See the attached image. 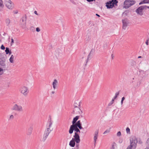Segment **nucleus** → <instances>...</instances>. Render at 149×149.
Returning a JSON list of instances; mask_svg holds the SVG:
<instances>
[{
  "label": "nucleus",
  "instance_id": "obj_1",
  "mask_svg": "<svg viewBox=\"0 0 149 149\" xmlns=\"http://www.w3.org/2000/svg\"><path fill=\"white\" fill-rule=\"evenodd\" d=\"M135 3V1L134 0H127L125 1L124 2L125 8H127Z\"/></svg>",
  "mask_w": 149,
  "mask_h": 149
},
{
  "label": "nucleus",
  "instance_id": "obj_2",
  "mask_svg": "<svg viewBox=\"0 0 149 149\" xmlns=\"http://www.w3.org/2000/svg\"><path fill=\"white\" fill-rule=\"evenodd\" d=\"M130 145L133 148L135 149L136 148L137 146V139L135 137H133L130 139Z\"/></svg>",
  "mask_w": 149,
  "mask_h": 149
},
{
  "label": "nucleus",
  "instance_id": "obj_3",
  "mask_svg": "<svg viewBox=\"0 0 149 149\" xmlns=\"http://www.w3.org/2000/svg\"><path fill=\"white\" fill-rule=\"evenodd\" d=\"M12 110L19 112H21L23 111L22 107L21 106L18 105L17 104H14L12 107Z\"/></svg>",
  "mask_w": 149,
  "mask_h": 149
},
{
  "label": "nucleus",
  "instance_id": "obj_4",
  "mask_svg": "<svg viewBox=\"0 0 149 149\" xmlns=\"http://www.w3.org/2000/svg\"><path fill=\"white\" fill-rule=\"evenodd\" d=\"M53 121L51 120V118L49 119L47 123L46 129V130H50V132H51L53 130V128H52L53 124Z\"/></svg>",
  "mask_w": 149,
  "mask_h": 149
},
{
  "label": "nucleus",
  "instance_id": "obj_5",
  "mask_svg": "<svg viewBox=\"0 0 149 149\" xmlns=\"http://www.w3.org/2000/svg\"><path fill=\"white\" fill-rule=\"evenodd\" d=\"M72 127H70L69 131L70 134H72V133L74 130L75 132V133L78 134V133H80V131L78 127L75 126L73 125Z\"/></svg>",
  "mask_w": 149,
  "mask_h": 149
},
{
  "label": "nucleus",
  "instance_id": "obj_6",
  "mask_svg": "<svg viewBox=\"0 0 149 149\" xmlns=\"http://www.w3.org/2000/svg\"><path fill=\"white\" fill-rule=\"evenodd\" d=\"M5 4L7 7L10 9H12L14 7L13 3L10 0H5Z\"/></svg>",
  "mask_w": 149,
  "mask_h": 149
},
{
  "label": "nucleus",
  "instance_id": "obj_7",
  "mask_svg": "<svg viewBox=\"0 0 149 149\" xmlns=\"http://www.w3.org/2000/svg\"><path fill=\"white\" fill-rule=\"evenodd\" d=\"M19 91L24 96H26L29 93L28 88L25 86L22 87Z\"/></svg>",
  "mask_w": 149,
  "mask_h": 149
},
{
  "label": "nucleus",
  "instance_id": "obj_8",
  "mask_svg": "<svg viewBox=\"0 0 149 149\" xmlns=\"http://www.w3.org/2000/svg\"><path fill=\"white\" fill-rule=\"evenodd\" d=\"M51 132H50V130H45L44 134L43 135V138L42 141L43 142H45L46 140V139L47 138L49 134Z\"/></svg>",
  "mask_w": 149,
  "mask_h": 149
},
{
  "label": "nucleus",
  "instance_id": "obj_9",
  "mask_svg": "<svg viewBox=\"0 0 149 149\" xmlns=\"http://www.w3.org/2000/svg\"><path fill=\"white\" fill-rule=\"evenodd\" d=\"M73 139L77 143H79L80 141L79 136L78 134L74 133V135L73 136Z\"/></svg>",
  "mask_w": 149,
  "mask_h": 149
},
{
  "label": "nucleus",
  "instance_id": "obj_10",
  "mask_svg": "<svg viewBox=\"0 0 149 149\" xmlns=\"http://www.w3.org/2000/svg\"><path fill=\"white\" fill-rule=\"evenodd\" d=\"M123 22V28L125 30L127 26L128 23V19L127 18H125L122 20Z\"/></svg>",
  "mask_w": 149,
  "mask_h": 149
},
{
  "label": "nucleus",
  "instance_id": "obj_11",
  "mask_svg": "<svg viewBox=\"0 0 149 149\" xmlns=\"http://www.w3.org/2000/svg\"><path fill=\"white\" fill-rule=\"evenodd\" d=\"M73 125L75 126L78 127L79 129H80L83 128L81 126V123L80 121V120L78 121L77 123H75L73 124V125H72L70 126V127H73L72 126Z\"/></svg>",
  "mask_w": 149,
  "mask_h": 149
},
{
  "label": "nucleus",
  "instance_id": "obj_12",
  "mask_svg": "<svg viewBox=\"0 0 149 149\" xmlns=\"http://www.w3.org/2000/svg\"><path fill=\"white\" fill-rule=\"evenodd\" d=\"M98 136V130H96L94 132V143L95 145V144L97 141V139Z\"/></svg>",
  "mask_w": 149,
  "mask_h": 149
},
{
  "label": "nucleus",
  "instance_id": "obj_13",
  "mask_svg": "<svg viewBox=\"0 0 149 149\" xmlns=\"http://www.w3.org/2000/svg\"><path fill=\"white\" fill-rule=\"evenodd\" d=\"M144 8V7L143 6H141L136 9V12L139 14L142 15V10Z\"/></svg>",
  "mask_w": 149,
  "mask_h": 149
},
{
  "label": "nucleus",
  "instance_id": "obj_14",
  "mask_svg": "<svg viewBox=\"0 0 149 149\" xmlns=\"http://www.w3.org/2000/svg\"><path fill=\"white\" fill-rule=\"evenodd\" d=\"M22 20L23 22L22 24L24 26L26 25V15H24L22 18Z\"/></svg>",
  "mask_w": 149,
  "mask_h": 149
},
{
  "label": "nucleus",
  "instance_id": "obj_15",
  "mask_svg": "<svg viewBox=\"0 0 149 149\" xmlns=\"http://www.w3.org/2000/svg\"><path fill=\"white\" fill-rule=\"evenodd\" d=\"M6 59H4L0 61V65L3 68H5L6 67Z\"/></svg>",
  "mask_w": 149,
  "mask_h": 149
},
{
  "label": "nucleus",
  "instance_id": "obj_16",
  "mask_svg": "<svg viewBox=\"0 0 149 149\" xmlns=\"http://www.w3.org/2000/svg\"><path fill=\"white\" fill-rule=\"evenodd\" d=\"M33 129V125H31L30 126H29V127L28 129L27 132V134L28 135H30L32 133Z\"/></svg>",
  "mask_w": 149,
  "mask_h": 149
},
{
  "label": "nucleus",
  "instance_id": "obj_17",
  "mask_svg": "<svg viewBox=\"0 0 149 149\" xmlns=\"http://www.w3.org/2000/svg\"><path fill=\"white\" fill-rule=\"evenodd\" d=\"M78 105V106L79 107L80 105V102H79L78 101L77 102H74V107L77 110L79 111H80V108L78 107L77 106Z\"/></svg>",
  "mask_w": 149,
  "mask_h": 149
},
{
  "label": "nucleus",
  "instance_id": "obj_18",
  "mask_svg": "<svg viewBox=\"0 0 149 149\" xmlns=\"http://www.w3.org/2000/svg\"><path fill=\"white\" fill-rule=\"evenodd\" d=\"M106 6L107 8H112L113 6V5L111 1L107 2L106 3Z\"/></svg>",
  "mask_w": 149,
  "mask_h": 149
},
{
  "label": "nucleus",
  "instance_id": "obj_19",
  "mask_svg": "<svg viewBox=\"0 0 149 149\" xmlns=\"http://www.w3.org/2000/svg\"><path fill=\"white\" fill-rule=\"evenodd\" d=\"M58 83V82L56 79H55L54 80L52 83L53 87L54 90H55L56 88Z\"/></svg>",
  "mask_w": 149,
  "mask_h": 149
},
{
  "label": "nucleus",
  "instance_id": "obj_20",
  "mask_svg": "<svg viewBox=\"0 0 149 149\" xmlns=\"http://www.w3.org/2000/svg\"><path fill=\"white\" fill-rule=\"evenodd\" d=\"M75 141L72 138V139L70 141L69 143V145L71 147H74L75 145Z\"/></svg>",
  "mask_w": 149,
  "mask_h": 149
},
{
  "label": "nucleus",
  "instance_id": "obj_21",
  "mask_svg": "<svg viewBox=\"0 0 149 149\" xmlns=\"http://www.w3.org/2000/svg\"><path fill=\"white\" fill-rule=\"evenodd\" d=\"M79 116H77L75 117L74 118L72 122V125L75 123H76L77 120L78 119Z\"/></svg>",
  "mask_w": 149,
  "mask_h": 149
},
{
  "label": "nucleus",
  "instance_id": "obj_22",
  "mask_svg": "<svg viewBox=\"0 0 149 149\" xmlns=\"http://www.w3.org/2000/svg\"><path fill=\"white\" fill-rule=\"evenodd\" d=\"M149 3V0H143L142 1H141L139 3V5L145 3Z\"/></svg>",
  "mask_w": 149,
  "mask_h": 149
},
{
  "label": "nucleus",
  "instance_id": "obj_23",
  "mask_svg": "<svg viewBox=\"0 0 149 149\" xmlns=\"http://www.w3.org/2000/svg\"><path fill=\"white\" fill-rule=\"evenodd\" d=\"M14 56L13 55H12L9 59V61L10 62V63H14Z\"/></svg>",
  "mask_w": 149,
  "mask_h": 149
},
{
  "label": "nucleus",
  "instance_id": "obj_24",
  "mask_svg": "<svg viewBox=\"0 0 149 149\" xmlns=\"http://www.w3.org/2000/svg\"><path fill=\"white\" fill-rule=\"evenodd\" d=\"M5 51L7 54L8 53H9V54H11V51H10L9 48L8 47H7L6 48Z\"/></svg>",
  "mask_w": 149,
  "mask_h": 149
},
{
  "label": "nucleus",
  "instance_id": "obj_25",
  "mask_svg": "<svg viewBox=\"0 0 149 149\" xmlns=\"http://www.w3.org/2000/svg\"><path fill=\"white\" fill-rule=\"evenodd\" d=\"M147 147L145 149H149V138L148 139L146 142Z\"/></svg>",
  "mask_w": 149,
  "mask_h": 149
},
{
  "label": "nucleus",
  "instance_id": "obj_26",
  "mask_svg": "<svg viewBox=\"0 0 149 149\" xmlns=\"http://www.w3.org/2000/svg\"><path fill=\"white\" fill-rule=\"evenodd\" d=\"M111 1L112 3L113 6L115 5L117 6V4L118 3V1L117 0H112Z\"/></svg>",
  "mask_w": 149,
  "mask_h": 149
},
{
  "label": "nucleus",
  "instance_id": "obj_27",
  "mask_svg": "<svg viewBox=\"0 0 149 149\" xmlns=\"http://www.w3.org/2000/svg\"><path fill=\"white\" fill-rule=\"evenodd\" d=\"M10 21L9 18H7L6 20V24L8 26L10 24Z\"/></svg>",
  "mask_w": 149,
  "mask_h": 149
},
{
  "label": "nucleus",
  "instance_id": "obj_28",
  "mask_svg": "<svg viewBox=\"0 0 149 149\" xmlns=\"http://www.w3.org/2000/svg\"><path fill=\"white\" fill-rule=\"evenodd\" d=\"M119 94V92H118L116 93L115 94V96L113 98V99L114 100H115L118 96Z\"/></svg>",
  "mask_w": 149,
  "mask_h": 149
},
{
  "label": "nucleus",
  "instance_id": "obj_29",
  "mask_svg": "<svg viewBox=\"0 0 149 149\" xmlns=\"http://www.w3.org/2000/svg\"><path fill=\"white\" fill-rule=\"evenodd\" d=\"M5 58L3 55L2 54L0 53V61L1 60H2L4 59H5Z\"/></svg>",
  "mask_w": 149,
  "mask_h": 149
},
{
  "label": "nucleus",
  "instance_id": "obj_30",
  "mask_svg": "<svg viewBox=\"0 0 149 149\" xmlns=\"http://www.w3.org/2000/svg\"><path fill=\"white\" fill-rule=\"evenodd\" d=\"M91 51L90 52V53H89V54H88V58L87 59V61H86V64H85V65H87V63L88 62L89 60V57H90V56L91 55Z\"/></svg>",
  "mask_w": 149,
  "mask_h": 149
},
{
  "label": "nucleus",
  "instance_id": "obj_31",
  "mask_svg": "<svg viewBox=\"0 0 149 149\" xmlns=\"http://www.w3.org/2000/svg\"><path fill=\"white\" fill-rule=\"evenodd\" d=\"M110 128L107 130L103 134H105L107 133H108L110 132Z\"/></svg>",
  "mask_w": 149,
  "mask_h": 149
},
{
  "label": "nucleus",
  "instance_id": "obj_32",
  "mask_svg": "<svg viewBox=\"0 0 149 149\" xmlns=\"http://www.w3.org/2000/svg\"><path fill=\"white\" fill-rule=\"evenodd\" d=\"M114 100L112 99V100H111V102L109 103V104L108 105V106H110L113 103Z\"/></svg>",
  "mask_w": 149,
  "mask_h": 149
},
{
  "label": "nucleus",
  "instance_id": "obj_33",
  "mask_svg": "<svg viewBox=\"0 0 149 149\" xmlns=\"http://www.w3.org/2000/svg\"><path fill=\"white\" fill-rule=\"evenodd\" d=\"M3 1L2 0H0V7L3 8Z\"/></svg>",
  "mask_w": 149,
  "mask_h": 149
},
{
  "label": "nucleus",
  "instance_id": "obj_34",
  "mask_svg": "<svg viewBox=\"0 0 149 149\" xmlns=\"http://www.w3.org/2000/svg\"><path fill=\"white\" fill-rule=\"evenodd\" d=\"M3 69L0 67V75L2 74L3 72Z\"/></svg>",
  "mask_w": 149,
  "mask_h": 149
},
{
  "label": "nucleus",
  "instance_id": "obj_35",
  "mask_svg": "<svg viewBox=\"0 0 149 149\" xmlns=\"http://www.w3.org/2000/svg\"><path fill=\"white\" fill-rule=\"evenodd\" d=\"M126 132L127 133H130V128L127 127L126 129Z\"/></svg>",
  "mask_w": 149,
  "mask_h": 149
},
{
  "label": "nucleus",
  "instance_id": "obj_36",
  "mask_svg": "<svg viewBox=\"0 0 149 149\" xmlns=\"http://www.w3.org/2000/svg\"><path fill=\"white\" fill-rule=\"evenodd\" d=\"M125 99V98L124 97H123L122 98L121 101V105H122L123 103V101Z\"/></svg>",
  "mask_w": 149,
  "mask_h": 149
},
{
  "label": "nucleus",
  "instance_id": "obj_37",
  "mask_svg": "<svg viewBox=\"0 0 149 149\" xmlns=\"http://www.w3.org/2000/svg\"><path fill=\"white\" fill-rule=\"evenodd\" d=\"M127 15V14L126 12H124L122 14V16H126Z\"/></svg>",
  "mask_w": 149,
  "mask_h": 149
},
{
  "label": "nucleus",
  "instance_id": "obj_38",
  "mask_svg": "<svg viewBox=\"0 0 149 149\" xmlns=\"http://www.w3.org/2000/svg\"><path fill=\"white\" fill-rule=\"evenodd\" d=\"M1 49L4 50L5 48L3 45H2L1 47Z\"/></svg>",
  "mask_w": 149,
  "mask_h": 149
},
{
  "label": "nucleus",
  "instance_id": "obj_39",
  "mask_svg": "<svg viewBox=\"0 0 149 149\" xmlns=\"http://www.w3.org/2000/svg\"><path fill=\"white\" fill-rule=\"evenodd\" d=\"M14 43V40L12 38L11 39V45H12Z\"/></svg>",
  "mask_w": 149,
  "mask_h": 149
},
{
  "label": "nucleus",
  "instance_id": "obj_40",
  "mask_svg": "<svg viewBox=\"0 0 149 149\" xmlns=\"http://www.w3.org/2000/svg\"><path fill=\"white\" fill-rule=\"evenodd\" d=\"M14 116L13 115H11L10 117V119H13L14 118Z\"/></svg>",
  "mask_w": 149,
  "mask_h": 149
},
{
  "label": "nucleus",
  "instance_id": "obj_41",
  "mask_svg": "<svg viewBox=\"0 0 149 149\" xmlns=\"http://www.w3.org/2000/svg\"><path fill=\"white\" fill-rule=\"evenodd\" d=\"M18 11L17 10L13 11V13L15 14H17L18 13Z\"/></svg>",
  "mask_w": 149,
  "mask_h": 149
},
{
  "label": "nucleus",
  "instance_id": "obj_42",
  "mask_svg": "<svg viewBox=\"0 0 149 149\" xmlns=\"http://www.w3.org/2000/svg\"><path fill=\"white\" fill-rule=\"evenodd\" d=\"M36 31L38 32H39L40 31V29H39L38 27H37L36 28Z\"/></svg>",
  "mask_w": 149,
  "mask_h": 149
},
{
  "label": "nucleus",
  "instance_id": "obj_43",
  "mask_svg": "<svg viewBox=\"0 0 149 149\" xmlns=\"http://www.w3.org/2000/svg\"><path fill=\"white\" fill-rule=\"evenodd\" d=\"M117 135L120 136L121 135V132L120 131L118 132L117 133Z\"/></svg>",
  "mask_w": 149,
  "mask_h": 149
},
{
  "label": "nucleus",
  "instance_id": "obj_44",
  "mask_svg": "<svg viewBox=\"0 0 149 149\" xmlns=\"http://www.w3.org/2000/svg\"><path fill=\"white\" fill-rule=\"evenodd\" d=\"M132 148H133L130 145L128 147L127 149H131Z\"/></svg>",
  "mask_w": 149,
  "mask_h": 149
},
{
  "label": "nucleus",
  "instance_id": "obj_45",
  "mask_svg": "<svg viewBox=\"0 0 149 149\" xmlns=\"http://www.w3.org/2000/svg\"><path fill=\"white\" fill-rule=\"evenodd\" d=\"M87 1L88 2H91V1H95V0H87Z\"/></svg>",
  "mask_w": 149,
  "mask_h": 149
},
{
  "label": "nucleus",
  "instance_id": "obj_46",
  "mask_svg": "<svg viewBox=\"0 0 149 149\" xmlns=\"http://www.w3.org/2000/svg\"><path fill=\"white\" fill-rule=\"evenodd\" d=\"M148 40H147L146 41V45H148Z\"/></svg>",
  "mask_w": 149,
  "mask_h": 149
},
{
  "label": "nucleus",
  "instance_id": "obj_47",
  "mask_svg": "<svg viewBox=\"0 0 149 149\" xmlns=\"http://www.w3.org/2000/svg\"><path fill=\"white\" fill-rule=\"evenodd\" d=\"M111 149H115V148L114 147V145H113L112 147L111 148Z\"/></svg>",
  "mask_w": 149,
  "mask_h": 149
},
{
  "label": "nucleus",
  "instance_id": "obj_48",
  "mask_svg": "<svg viewBox=\"0 0 149 149\" xmlns=\"http://www.w3.org/2000/svg\"><path fill=\"white\" fill-rule=\"evenodd\" d=\"M34 13L35 14L37 15H38V13H37V12L36 11H34Z\"/></svg>",
  "mask_w": 149,
  "mask_h": 149
},
{
  "label": "nucleus",
  "instance_id": "obj_49",
  "mask_svg": "<svg viewBox=\"0 0 149 149\" xmlns=\"http://www.w3.org/2000/svg\"><path fill=\"white\" fill-rule=\"evenodd\" d=\"M96 15L98 17H100V15H99L98 14H96Z\"/></svg>",
  "mask_w": 149,
  "mask_h": 149
},
{
  "label": "nucleus",
  "instance_id": "obj_50",
  "mask_svg": "<svg viewBox=\"0 0 149 149\" xmlns=\"http://www.w3.org/2000/svg\"><path fill=\"white\" fill-rule=\"evenodd\" d=\"M111 57L112 58V59L113 58V57H114L113 56V54H112L111 55Z\"/></svg>",
  "mask_w": 149,
  "mask_h": 149
},
{
  "label": "nucleus",
  "instance_id": "obj_51",
  "mask_svg": "<svg viewBox=\"0 0 149 149\" xmlns=\"http://www.w3.org/2000/svg\"><path fill=\"white\" fill-rule=\"evenodd\" d=\"M55 93V92L54 91H53L52 92V94H54Z\"/></svg>",
  "mask_w": 149,
  "mask_h": 149
},
{
  "label": "nucleus",
  "instance_id": "obj_52",
  "mask_svg": "<svg viewBox=\"0 0 149 149\" xmlns=\"http://www.w3.org/2000/svg\"><path fill=\"white\" fill-rule=\"evenodd\" d=\"M141 58V56H139L138 57V58Z\"/></svg>",
  "mask_w": 149,
  "mask_h": 149
},
{
  "label": "nucleus",
  "instance_id": "obj_53",
  "mask_svg": "<svg viewBox=\"0 0 149 149\" xmlns=\"http://www.w3.org/2000/svg\"><path fill=\"white\" fill-rule=\"evenodd\" d=\"M79 146V145L77 144V146L78 147V146Z\"/></svg>",
  "mask_w": 149,
  "mask_h": 149
},
{
  "label": "nucleus",
  "instance_id": "obj_54",
  "mask_svg": "<svg viewBox=\"0 0 149 149\" xmlns=\"http://www.w3.org/2000/svg\"><path fill=\"white\" fill-rule=\"evenodd\" d=\"M147 8L149 9V6L147 7Z\"/></svg>",
  "mask_w": 149,
  "mask_h": 149
}]
</instances>
